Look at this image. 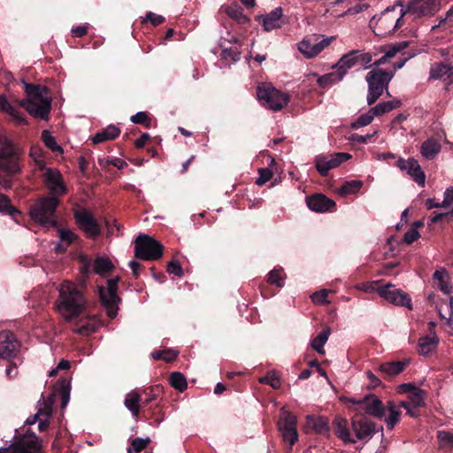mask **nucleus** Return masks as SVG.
Listing matches in <instances>:
<instances>
[{
  "label": "nucleus",
  "mask_w": 453,
  "mask_h": 453,
  "mask_svg": "<svg viewBox=\"0 0 453 453\" xmlns=\"http://www.w3.org/2000/svg\"><path fill=\"white\" fill-rule=\"evenodd\" d=\"M58 291L57 310L65 320L70 321L85 311L87 302L74 283L65 280L58 287Z\"/></svg>",
  "instance_id": "obj_1"
},
{
  "label": "nucleus",
  "mask_w": 453,
  "mask_h": 453,
  "mask_svg": "<svg viewBox=\"0 0 453 453\" xmlns=\"http://www.w3.org/2000/svg\"><path fill=\"white\" fill-rule=\"evenodd\" d=\"M27 98L19 101V105L31 115L47 119L51 108V99L44 86L24 83Z\"/></svg>",
  "instance_id": "obj_2"
},
{
  "label": "nucleus",
  "mask_w": 453,
  "mask_h": 453,
  "mask_svg": "<svg viewBox=\"0 0 453 453\" xmlns=\"http://www.w3.org/2000/svg\"><path fill=\"white\" fill-rule=\"evenodd\" d=\"M405 16L403 4L397 3L392 7H388L378 19L373 16L370 25L374 27V33L377 35L384 36L402 27L404 24Z\"/></svg>",
  "instance_id": "obj_3"
},
{
  "label": "nucleus",
  "mask_w": 453,
  "mask_h": 453,
  "mask_svg": "<svg viewBox=\"0 0 453 453\" xmlns=\"http://www.w3.org/2000/svg\"><path fill=\"white\" fill-rule=\"evenodd\" d=\"M22 149L6 135L0 134V171L14 175L20 171Z\"/></svg>",
  "instance_id": "obj_4"
},
{
  "label": "nucleus",
  "mask_w": 453,
  "mask_h": 453,
  "mask_svg": "<svg viewBox=\"0 0 453 453\" xmlns=\"http://www.w3.org/2000/svg\"><path fill=\"white\" fill-rule=\"evenodd\" d=\"M59 204L57 197L42 196L29 208L31 218L44 226H56V209Z\"/></svg>",
  "instance_id": "obj_5"
},
{
  "label": "nucleus",
  "mask_w": 453,
  "mask_h": 453,
  "mask_svg": "<svg viewBox=\"0 0 453 453\" xmlns=\"http://www.w3.org/2000/svg\"><path fill=\"white\" fill-rule=\"evenodd\" d=\"M393 77V72H388L381 68L373 69L366 74L365 80L368 84V105L373 104L383 94L384 90L387 91L388 96H390L389 92L388 91V88Z\"/></svg>",
  "instance_id": "obj_6"
},
{
  "label": "nucleus",
  "mask_w": 453,
  "mask_h": 453,
  "mask_svg": "<svg viewBox=\"0 0 453 453\" xmlns=\"http://www.w3.org/2000/svg\"><path fill=\"white\" fill-rule=\"evenodd\" d=\"M257 96L263 106L274 111L281 110L289 102L288 94L276 89L270 83L259 84L257 88Z\"/></svg>",
  "instance_id": "obj_7"
},
{
  "label": "nucleus",
  "mask_w": 453,
  "mask_h": 453,
  "mask_svg": "<svg viewBox=\"0 0 453 453\" xmlns=\"http://www.w3.org/2000/svg\"><path fill=\"white\" fill-rule=\"evenodd\" d=\"M134 256L143 260H157L163 255V245L153 237L141 234L135 241Z\"/></svg>",
  "instance_id": "obj_8"
},
{
  "label": "nucleus",
  "mask_w": 453,
  "mask_h": 453,
  "mask_svg": "<svg viewBox=\"0 0 453 453\" xmlns=\"http://www.w3.org/2000/svg\"><path fill=\"white\" fill-rule=\"evenodd\" d=\"M119 280V277L110 279L107 280L106 288H98L102 305L106 310L108 316L111 319L116 317L118 311V303L119 302V298L117 296Z\"/></svg>",
  "instance_id": "obj_9"
},
{
  "label": "nucleus",
  "mask_w": 453,
  "mask_h": 453,
  "mask_svg": "<svg viewBox=\"0 0 453 453\" xmlns=\"http://www.w3.org/2000/svg\"><path fill=\"white\" fill-rule=\"evenodd\" d=\"M296 424V416L288 411L285 407H282L280 411L278 427L283 441L289 444V449H291L298 440Z\"/></svg>",
  "instance_id": "obj_10"
},
{
  "label": "nucleus",
  "mask_w": 453,
  "mask_h": 453,
  "mask_svg": "<svg viewBox=\"0 0 453 453\" xmlns=\"http://www.w3.org/2000/svg\"><path fill=\"white\" fill-rule=\"evenodd\" d=\"M441 9V0H409L403 5L405 15L419 19L426 16H433Z\"/></svg>",
  "instance_id": "obj_11"
},
{
  "label": "nucleus",
  "mask_w": 453,
  "mask_h": 453,
  "mask_svg": "<svg viewBox=\"0 0 453 453\" xmlns=\"http://www.w3.org/2000/svg\"><path fill=\"white\" fill-rule=\"evenodd\" d=\"M0 453H42V441L35 434H28L12 444L11 449L1 448Z\"/></svg>",
  "instance_id": "obj_12"
},
{
  "label": "nucleus",
  "mask_w": 453,
  "mask_h": 453,
  "mask_svg": "<svg viewBox=\"0 0 453 453\" xmlns=\"http://www.w3.org/2000/svg\"><path fill=\"white\" fill-rule=\"evenodd\" d=\"M332 40L333 38H320L317 35H312L298 43V50L306 58H311L326 48Z\"/></svg>",
  "instance_id": "obj_13"
},
{
  "label": "nucleus",
  "mask_w": 453,
  "mask_h": 453,
  "mask_svg": "<svg viewBox=\"0 0 453 453\" xmlns=\"http://www.w3.org/2000/svg\"><path fill=\"white\" fill-rule=\"evenodd\" d=\"M377 292L380 297L395 305L405 306L410 310L412 309L411 300L409 295L396 288L392 284H387L378 288Z\"/></svg>",
  "instance_id": "obj_14"
},
{
  "label": "nucleus",
  "mask_w": 453,
  "mask_h": 453,
  "mask_svg": "<svg viewBox=\"0 0 453 453\" xmlns=\"http://www.w3.org/2000/svg\"><path fill=\"white\" fill-rule=\"evenodd\" d=\"M351 155L344 152L331 154L330 156H318L315 158L318 172L326 176L329 170L338 167L342 163L349 159Z\"/></svg>",
  "instance_id": "obj_15"
},
{
  "label": "nucleus",
  "mask_w": 453,
  "mask_h": 453,
  "mask_svg": "<svg viewBox=\"0 0 453 453\" xmlns=\"http://www.w3.org/2000/svg\"><path fill=\"white\" fill-rule=\"evenodd\" d=\"M44 183L50 191V197H57L63 196L66 192L65 186L64 185L63 179L59 171L56 169H46L44 173Z\"/></svg>",
  "instance_id": "obj_16"
},
{
  "label": "nucleus",
  "mask_w": 453,
  "mask_h": 453,
  "mask_svg": "<svg viewBox=\"0 0 453 453\" xmlns=\"http://www.w3.org/2000/svg\"><path fill=\"white\" fill-rule=\"evenodd\" d=\"M75 219L88 237L95 238L100 234V227L89 211L86 210L76 211Z\"/></svg>",
  "instance_id": "obj_17"
},
{
  "label": "nucleus",
  "mask_w": 453,
  "mask_h": 453,
  "mask_svg": "<svg viewBox=\"0 0 453 453\" xmlns=\"http://www.w3.org/2000/svg\"><path fill=\"white\" fill-rule=\"evenodd\" d=\"M351 426L358 440L368 441L377 431L376 424L365 417L353 418Z\"/></svg>",
  "instance_id": "obj_18"
},
{
  "label": "nucleus",
  "mask_w": 453,
  "mask_h": 453,
  "mask_svg": "<svg viewBox=\"0 0 453 453\" xmlns=\"http://www.w3.org/2000/svg\"><path fill=\"white\" fill-rule=\"evenodd\" d=\"M395 165L402 171H405L418 185H425L426 174L415 158H399Z\"/></svg>",
  "instance_id": "obj_19"
},
{
  "label": "nucleus",
  "mask_w": 453,
  "mask_h": 453,
  "mask_svg": "<svg viewBox=\"0 0 453 453\" xmlns=\"http://www.w3.org/2000/svg\"><path fill=\"white\" fill-rule=\"evenodd\" d=\"M18 349V342L15 335L10 331L0 333V358L10 359L15 356Z\"/></svg>",
  "instance_id": "obj_20"
},
{
  "label": "nucleus",
  "mask_w": 453,
  "mask_h": 453,
  "mask_svg": "<svg viewBox=\"0 0 453 453\" xmlns=\"http://www.w3.org/2000/svg\"><path fill=\"white\" fill-rule=\"evenodd\" d=\"M308 207L316 212H326L333 209L335 203L322 194H316L307 197Z\"/></svg>",
  "instance_id": "obj_21"
},
{
  "label": "nucleus",
  "mask_w": 453,
  "mask_h": 453,
  "mask_svg": "<svg viewBox=\"0 0 453 453\" xmlns=\"http://www.w3.org/2000/svg\"><path fill=\"white\" fill-rule=\"evenodd\" d=\"M283 10L281 7H277L265 15H261L259 19H262L263 26L265 31L281 27L282 26Z\"/></svg>",
  "instance_id": "obj_22"
},
{
  "label": "nucleus",
  "mask_w": 453,
  "mask_h": 453,
  "mask_svg": "<svg viewBox=\"0 0 453 453\" xmlns=\"http://www.w3.org/2000/svg\"><path fill=\"white\" fill-rule=\"evenodd\" d=\"M362 405L366 414L379 418L385 415V408L382 402L374 395L365 397L362 402Z\"/></svg>",
  "instance_id": "obj_23"
},
{
  "label": "nucleus",
  "mask_w": 453,
  "mask_h": 453,
  "mask_svg": "<svg viewBox=\"0 0 453 453\" xmlns=\"http://www.w3.org/2000/svg\"><path fill=\"white\" fill-rule=\"evenodd\" d=\"M124 405L131 412L133 418H137L142 406L140 392L137 389L128 392L125 396Z\"/></svg>",
  "instance_id": "obj_24"
},
{
  "label": "nucleus",
  "mask_w": 453,
  "mask_h": 453,
  "mask_svg": "<svg viewBox=\"0 0 453 453\" xmlns=\"http://www.w3.org/2000/svg\"><path fill=\"white\" fill-rule=\"evenodd\" d=\"M430 79L444 80L449 82L453 81V65L435 63L430 69Z\"/></svg>",
  "instance_id": "obj_25"
},
{
  "label": "nucleus",
  "mask_w": 453,
  "mask_h": 453,
  "mask_svg": "<svg viewBox=\"0 0 453 453\" xmlns=\"http://www.w3.org/2000/svg\"><path fill=\"white\" fill-rule=\"evenodd\" d=\"M334 432L337 436L347 443H356V440L350 435L348 420L342 417H336L334 420Z\"/></svg>",
  "instance_id": "obj_26"
},
{
  "label": "nucleus",
  "mask_w": 453,
  "mask_h": 453,
  "mask_svg": "<svg viewBox=\"0 0 453 453\" xmlns=\"http://www.w3.org/2000/svg\"><path fill=\"white\" fill-rule=\"evenodd\" d=\"M441 146L438 140L429 138L426 140L420 147V153L427 160L434 159L441 151Z\"/></svg>",
  "instance_id": "obj_27"
},
{
  "label": "nucleus",
  "mask_w": 453,
  "mask_h": 453,
  "mask_svg": "<svg viewBox=\"0 0 453 453\" xmlns=\"http://www.w3.org/2000/svg\"><path fill=\"white\" fill-rule=\"evenodd\" d=\"M433 279L441 292L446 295H450L452 293V286L449 282V276L444 268L436 270L433 275Z\"/></svg>",
  "instance_id": "obj_28"
},
{
  "label": "nucleus",
  "mask_w": 453,
  "mask_h": 453,
  "mask_svg": "<svg viewBox=\"0 0 453 453\" xmlns=\"http://www.w3.org/2000/svg\"><path fill=\"white\" fill-rule=\"evenodd\" d=\"M357 54V50H351L343 55L335 65L338 72L343 73V76L346 74L347 70L358 65Z\"/></svg>",
  "instance_id": "obj_29"
},
{
  "label": "nucleus",
  "mask_w": 453,
  "mask_h": 453,
  "mask_svg": "<svg viewBox=\"0 0 453 453\" xmlns=\"http://www.w3.org/2000/svg\"><path fill=\"white\" fill-rule=\"evenodd\" d=\"M409 44H410V42L403 41V42H395V43L390 45L388 47V50L385 52V54L380 58L376 60L373 63V65H384L385 63H387L388 61V59L394 58L396 55V53L406 49L409 46Z\"/></svg>",
  "instance_id": "obj_30"
},
{
  "label": "nucleus",
  "mask_w": 453,
  "mask_h": 453,
  "mask_svg": "<svg viewBox=\"0 0 453 453\" xmlns=\"http://www.w3.org/2000/svg\"><path fill=\"white\" fill-rule=\"evenodd\" d=\"M306 419L307 426L312 428L316 433L325 434L329 432L328 421L326 418L308 415Z\"/></svg>",
  "instance_id": "obj_31"
},
{
  "label": "nucleus",
  "mask_w": 453,
  "mask_h": 453,
  "mask_svg": "<svg viewBox=\"0 0 453 453\" xmlns=\"http://www.w3.org/2000/svg\"><path fill=\"white\" fill-rule=\"evenodd\" d=\"M120 134V129L115 125H109L106 128L98 132L93 137L94 143H100L108 140H112L118 137Z\"/></svg>",
  "instance_id": "obj_32"
},
{
  "label": "nucleus",
  "mask_w": 453,
  "mask_h": 453,
  "mask_svg": "<svg viewBox=\"0 0 453 453\" xmlns=\"http://www.w3.org/2000/svg\"><path fill=\"white\" fill-rule=\"evenodd\" d=\"M439 340L436 335H426L418 340V352L422 356L431 353L438 345Z\"/></svg>",
  "instance_id": "obj_33"
},
{
  "label": "nucleus",
  "mask_w": 453,
  "mask_h": 453,
  "mask_svg": "<svg viewBox=\"0 0 453 453\" xmlns=\"http://www.w3.org/2000/svg\"><path fill=\"white\" fill-rule=\"evenodd\" d=\"M60 242L57 244L56 250L63 252L77 238V234L70 229L59 230Z\"/></svg>",
  "instance_id": "obj_34"
},
{
  "label": "nucleus",
  "mask_w": 453,
  "mask_h": 453,
  "mask_svg": "<svg viewBox=\"0 0 453 453\" xmlns=\"http://www.w3.org/2000/svg\"><path fill=\"white\" fill-rule=\"evenodd\" d=\"M0 110L12 116L18 124H27L26 119L19 115L18 111L7 101L4 96H0Z\"/></svg>",
  "instance_id": "obj_35"
},
{
  "label": "nucleus",
  "mask_w": 453,
  "mask_h": 453,
  "mask_svg": "<svg viewBox=\"0 0 453 453\" xmlns=\"http://www.w3.org/2000/svg\"><path fill=\"white\" fill-rule=\"evenodd\" d=\"M331 330L329 327L325 328L317 337L311 342V348L319 354H325L324 345L327 342Z\"/></svg>",
  "instance_id": "obj_36"
},
{
  "label": "nucleus",
  "mask_w": 453,
  "mask_h": 453,
  "mask_svg": "<svg viewBox=\"0 0 453 453\" xmlns=\"http://www.w3.org/2000/svg\"><path fill=\"white\" fill-rule=\"evenodd\" d=\"M406 364V362L402 361L385 363L380 366V371L389 376H395L399 374L404 369Z\"/></svg>",
  "instance_id": "obj_37"
},
{
  "label": "nucleus",
  "mask_w": 453,
  "mask_h": 453,
  "mask_svg": "<svg viewBox=\"0 0 453 453\" xmlns=\"http://www.w3.org/2000/svg\"><path fill=\"white\" fill-rule=\"evenodd\" d=\"M363 187V181L353 180L345 181L342 187L338 189V194L345 196L350 194H356Z\"/></svg>",
  "instance_id": "obj_38"
},
{
  "label": "nucleus",
  "mask_w": 453,
  "mask_h": 453,
  "mask_svg": "<svg viewBox=\"0 0 453 453\" xmlns=\"http://www.w3.org/2000/svg\"><path fill=\"white\" fill-rule=\"evenodd\" d=\"M93 271L97 274H104L113 268L111 261L107 257H97L92 264Z\"/></svg>",
  "instance_id": "obj_39"
},
{
  "label": "nucleus",
  "mask_w": 453,
  "mask_h": 453,
  "mask_svg": "<svg viewBox=\"0 0 453 453\" xmlns=\"http://www.w3.org/2000/svg\"><path fill=\"white\" fill-rule=\"evenodd\" d=\"M342 78L343 73H339L337 70L336 72L329 73L325 75L318 77L317 82L320 87L326 88L331 84L342 81Z\"/></svg>",
  "instance_id": "obj_40"
},
{
  "label": "nucleus",
  "mask_w": 453,
  "mask_h": 453,
  "mask_svg": "<svg viewBox=\"0 0 453 453\" xmlns=\"http://www.w3.org/2000/svg\"><path fill=\"white\" fill-rule=\"evenodd\" d=\"M226 12L230 18L234 19L240 24H244L249 21V19L244 15L242 9L237 4L229 5L226 8Z\"/></svg>",
  "instance_id": "obj_41"
},
{
  "label": "nucleus",
  "mask_w": 453,
  "mask_h": 453,
  "mask_svg": "<svg viewBox=\"0 0 453 453\" xmlns=\"http://www.w3.org/2000/svg\"><path fill=\"white\" fill-rule=\"evenodd\" d=\"M401 104H402V103L400 100L394 99L392 101L380 103L372 108H373V110H374L373 111H375L376 115L380 116L384 113L391 111L392 110L399 107Z\"/></svg>",
  "instance_id": "obj_42"
},
{
  "label": "nucleus",
  "mask_w": 453,
  "mask_h": 453,
  "mask_svg": "<svg viewBox=\"0 0 453 453\" xmlns=\"http://www.w3.org/2000/svg\"><path fill=\"white\" fill-rule=\"evenodd\" d=\"M373 108L369 109V111L362 115H360L352 124L351 127L354 129H357L362 127L368 126L372 123L374 117L377 116L375 111H373Z\"/></svg>",
  "instance_id": "obj_43"
},
{
  "label": "nucleus",
  "mask_w": 453,
  "mask_h": 453,
  "mask_svg": "<svg viewBox=\"0 0 453 453\" xmlns=\"http://www.w3.org/2000/svg\"><path fill=\"white\" fill-rule=\"evenodd\" d=\"M170 384L180 392L186 390L188 387L185 376L180 372H173L171 373Z\"/></svg>",
  "instance_id": "obj_44"
},
{
  "label": "nucleus",
  "mask_w": 453,
  "mask_h": 453,
  "mask_svg": "<svg viewBox=\"0 0 453 453\" xmlns=\"http://www.w3.org/2000/svg\"><path fill=\"white\" fill-rule=\"evenodd\" d=\"M96 318L85 321L81 326L74 327L73 330L75 334L81 335H88L96 331Z\"/></svg>",
  "instance_id": "obj_45"
},
{
  "label": "nucleus",
  "mask_w": 453,
  "mask_h": 453,
  "mask_svg": "<svg viewBox=\"0 0 453 453\" xmlns=\"http://www.w3.org/2000/svg\"><path fill=\"white\" fill-rule=\"evenodd\" d=\"M42 140L46 147L53 152H62V148L57 143L55 137L48 130H43L42 133Z\"/></svg>",
  "instance_id": "obj_46"
},
{
  "label": "nucleus",
  "mask_w": 453,
  "mask_h": 453,
  "mask_svg": "<svg viewBox=\"0 0 453 453\" xmlns=\"http://www.w3.org/2000/svg\"><path fill=\"white\" fill-rule=\"evenodd\" d=\"M425 391L418 388L411 392V395H408V399L410 401L411 405L413 408H418L425 404L424 402Z\"/></svg>",
  "instance_id": "obj_47"
},
{
  "label": "nucleus",
  "mask_w": 453,
  "mask_h": 453,
  "mask_svg": "<svg viewBox=\"0 0 453 453\" xmlns=\"http://www.w3.org/2000/svg\"><path fill=\"white\" fill-rule=\"evenodd\" d=\"M437 439L441 448H453V434L449 431H438Z\"/></svg>",
  "instance_id": "obj_48"
},
{
  "label": "nucleus",
  "mask_w": 453,
  "mask_h": 453,
  "mask_svg": "<svg viewBox=\"0 0 453 453\" xmlns=\"http://www.w3.org/2000/svg\"><path fill=\"white\" fill-rule=\"evenodd\" d=\"M259 382L268 384L273 388L280 387V377L275 372H268L265 377L259 379Z\"/></svg>",
  "instance_id": "obj_49"
},
{
  "label": "nucleus",
  "mask_w": 453,
  "mask_h": 453,
  "mask_svg": "<svg viewBox=\"0 0 453 453\" xmlns=\"http://www.w3.org/2000/svg\"><path fill=\"white\" fill-rule=\"evenodd\" d=\"M241 52L237 48L223 49L221 50V57L226 61L236 62L240 59Z\"/></svg>",
  "instance_id": "obj_50"
},
{
  "label": "nucleus",
  "mask_w": 453,
  "mask_h": 453,
  "mask_svg": "<svg viewBox=\"0 0 453 453\" xmlns=\"http://www.w3.org/2000/svg\"><path fill=\"white\" fill-rule=\"evenodd\" d=\"M357 57L358 65H360L364 68H368L372 65V56L371 53L357 50Z\"/></svg>",
  "instance_id": "obj_51"
},
{
  "label": "nucleus",
  "mask_w": 453,
  "mask_h": 453,
  "mask_svg": "<svg viewBox=\"0 0 453 453\" xmlns=\"http://www.w3.org/2000/svg\"><path fill=\"white\" fill-rule=\"evenodd\" d=\"M401 411H393L388 412L387 418H385V423L387 425V428L391 430L395 427V426L400 421Z\"/></svg>",
  "instance_id": "obj_52"
},
{
  "label": "nucleus",
  "mask_w": 453,
  "mask_h": 453,
  "mask_svg": "<svg viewBox=\"0 0 453 453\" xmlns=\"http://www.w3.org/2000/svg\"><path fill=\"white\" fill-rule=\"evenodd\" d=\"M150 441V439L149 437L145 439L138 437L132 441L131 446L133 447L134 453H138L146 449Z\"/></svg>",
  "instance_id": "obj_53"
},
{
  "label": "nucleus",
  "mask_w": 453,
  "mask_h": 453,
  "mask_svg": "<svg viewBox=\"0 0 453 453\" xmlns=\"http://www.w3.org/2000/svg\"><path fill=\"white\" fill-rule=\"evenodd\" d=\"M37 415L42 418L49 419L52 413L51 403L42 402L40 403V407L37 411Z\"/></svg>",
  "instance_id": "obj_54"
},
{
  "label": "nucleus",
  "mask_w": 453,
  "mask_h": 453,
  "mask_svg": "<svg viewBox=\"0 0 453 453\" xmlns=\"http://www.w3.org/2000/svg\"><path fill=\"white\" fill-rule=\"evenodd\" d=\"M259 176L256 180V184L258 186H263L273 176V173L269 168H260Z\"/></svg>",
  "instance_id": "obj_55"
},
{
  "label": "nucleus",
  "mask_w": 453,
  "mask_h": 453,
  "mask_svg": "<svg viewBox=\"0 0 453 453\" xmlns=\"http://www.w3.org/2000/svg\"><path fill=\"white\" fill-rule=\"evenodd\" d=\"M281 271L273 269L268 274V282L271 284H274L278 287L283 286V280L280 275Z\"/></svg>",
  "instance_id": "obj_56"
},
{
  "label": "nucleus",
  "mask_w": 453,
  "mask_h": 453,
  "mask_svg": "<svg viewBox=\"0 0 453 453\" xmlns=\"http://www.w3.org/2000/svg\"><path fill=\"white\" fill-rule=\"evenodd\" d=\"M0 211H4L12 215L17 211L10 204V201L6 196L0 194Z\"/></svg>",
  "instance_id": "obj_57"
},
{
  "label": "nucleus",
  "mask_w": 453,
  "mask_h": 453,
  "mask_svg": "<svg viewBox=\"0 0 453 453\" xmlns=\"http://www.w3.org/2000/svg\"><path fill=\"white\" fill-rule=\"evenodd\" d=\"M167 272L171 274H174L176 276H182L183 270L180 264L177 261H170L167 265Z\"/></svg>",
  "instance_id": "obj_58"
},
{
  "label": "nucleus",
  "mask_w": 453,
  "mask_h": 453,
  "mask_svg": "<svg viewBox=\"0 0 453 453\" xmlns=\"http://www.w3.org/2000/svg\"><path fill=\"white\" fill-rule=\"evenodd\" d=\"M311 300L314 303H328L326 300L327 297V290L322 289L320 291L315 292L311 295Z\"/></svg>",
  "instance_id": "obj_59"
},
{
  "label": "nucleus",
  "mask_w": 453,
  "mask_h": 453,
  "mask_svg": "<svg viewBox=\"0 0 453 453\" xmlns=\"http://www.w3.org/2000/svg\"><path fill=\"white\" fill-rule=\"evenodd\" d=\"M419 233L416 229V227H413L407 231L404 234L403 241L407 244H411L415 241H417L419 238Z\"/></svg>",
  "instance_id": "obj_60"
},
{
  "label": "nucleus",
  "mask_w": 453,
  "mask_h": 453,
  "mask_svg": "<svg viewBox=\"0 0 453 453\" xmlns=\"http://www.w3.org/2000/svg\"><path fill=\"white\" fill-rule=\"evenodd\" d=\"M453 203V187L447 188L444 192L443 201L440 203L442 208H448Z\"/></svg>",
  "instance_id": "obj_61"
},
{
  "label": "nucleus",
  "mask_w": 453,
  "mask_h": 453,
  "mask_svg": "<svg viewBox=\"0 0 453 453\" xmlns=\"http://www.w3.org/2000/svg\"><path fill=\"white\" fill-rule=\"evenodd\" d=\"M131 121L135 124H146L149 126L147 115L143 111L137 112L131 117Z\"/></svg>",
  "instance_id": "obj_62"
},
{
  "label": "nucleus",
  "mask_w": 453,
  "mask_h": 453,
  "mask_svg": "<svg viewBox=\"0 0 453 453\" xmlns=\"http://www.w3.org/2000/svg\"><path fill=\"white\" fill-rule=\"evenodd\" d=\"M374 134H376V132H374L372 134H367V135H360L357 134H352L349 136V141H351L353 142L361 143V144L366 143L367 140L370 139L371 137H372Z\"/></svg>",
  "instance_id": "obj_63"
},
{
  "label": "nucleus",
  "mask_w": 453,
  "mask_h": 453,
  "mask_svg": "<svg viewBox=\"0 0 453 453\" xmlns=\"http://www.w3.org/2000/svg\"><path fill=\"white\" fill-rule=\"evenodd\" d=\"M146 20L150 21L154 26H157L164 22V17L157 15L153 12H148L146 15Z\"/></svg>",
  "instance_id": "obj_64"
}]
</instances>
